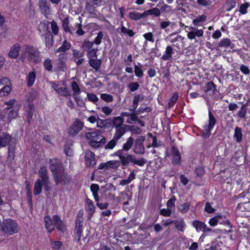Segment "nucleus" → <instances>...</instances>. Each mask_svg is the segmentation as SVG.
<instances>
[{
    "instance_id": "obj_12",
    "label": "nucleus",
    "mask_w": 250,
    "mask_h": 250,
    "mask_svg": "<svg viewBox=\"0 0 250 250\" xmlns=\"http://www.w3.org/2000/svg\"><path fill=\"white\" fill-rule=\"evenodd\" d=\"M9 80L7 78L0 79V96L8 95L10 91V87L7 85Z\"/></svg>"
},
{
    "instance_id": "obj_44",
    "label": "nucleus",
    "mask_w": 250,
    "mask_h": 250,
    "mask_svg": "<svg viewBox=\"0 0 250 250\" xmlns=\"http://www.w3.org/2000/svg\"><path fill=\"white\" fill-rule=\"evenodd\" d=\"M78 19L80 22H77L75 24V28H77L76 33L79 36H83L85 32L82 29V18L79 17Z\"/></svg>"
},
{
    "instance_id": "obj_14",
    "label": "nucleus",
    "mask_w": 250,
    "mask_h": 250,
    "mask_svg": "<svg viewBox=\"0 0 250 250\" xmlns=\"http://www.w3.org/2000/svg\"><path fill=\"white\" fill-rule=\"evenodd\" d=\"M55 182L56 185L62 184L65 185L69 183L70 177L66 173L64 172V171L62 172L61 174H59L54 177Z\"/></svg>"
},
{
    "instance_id": "obj_47",
    "label": "nucleus",
    "mask_w": 250,
    "mask_h": 250,
    "mask_svg": "<svg viewBox=\"0 0 250 250\" xmlns=\"http://www.w3.org/2000/svg\"><path fill=\"white\" fill-rule=\"evenodd\" d=\"M190 206L191 204L189 202H186L180 205L178 208L182 213H185L188 211Z\"/></svg>"
},
{
    "instance_id": "obj_3",
    "label": "nucleus",
    "mask_w": 250,
    "mask_h": 250,
    "mask_svg": "<svg viewBox=\"0 0 250 250\" xmlns=\"http://www.w3.org/2000/svg\"><path fill=\"white\" fill-rule=\"evenodd\" d=\"M114 155L119 157L120 165L121 164L123 166H128L130 163H133L134 155L123 152V150H117L114 153Z\"/></svg>"
},
{
    "instance_id": "obj_7",
    "label": "nucleus",
    "mask_w": 250,
    "mask_h": 250,
    "mask_svg": "<svg viewBox=\"0 0 250 250\" xmlns=\"http://www.w3.org/2000/svg\"><path fill=\"white\" fill-rule=\"evenodd\" d=\"M185 28H187L186 30L187 33V37L190 40L195 39L196 37H202L203 36L204 31L202 29H199L197 27L191 26H186Z\"/></svg>"
},
{
    "instance_id": "obj_2",
    "label": "nucleus",
    "mask_w": 250,
    "mask_h": 250,
    "mask_svg": "<svg viewBox=\"0 0 250 250\" xmlns=\"http://www.w3.org/2000/svg\"><path fill=\"white\" fill-rule=\"evenodd\" d=\"M85 136L89 141V145L93 147L99 148L105 143V138L98 130L86 132Z\"/></svg>"
},
{
    "instance_id": "obj_59",
    "label": "nucleus",
    "mask_w": 250,
    "mask_h": 250,
    "mask_svg": "<svg viewBox=\"0 0 250 250\" xmlns=\"http://www.w3.org/2000/svg\"><path fill=\"white\" fill-rule=\"evenodd\" d=\"M121 31L124 34L128 35L129 37H133L134 35V32L133 30L127 29L123 25L121 27Z\"/></svg>"
},
{
    "instance_id": "obj_10",
    "label": "nucleus",
    "mask_w": 250,
    "mask_h": 250,
    "mask_svg": "<svg viewBox=\"0 0 250 250\" xmlns=\"http://www.w3.org/2000/svg\"><path fill=\"white\" fill-rule=\"evenodd\" d=\"M84 160L85 166L88 167H93L96 164L95 154L90 150L85 152Z\"/></svg>"
},
{
    "instance_id": "obj_13",
    "label": "nucleus",
    "mask_w": 250,
    "mask_h": 250,
    "mask_svg": "<svg viewBox=\"0 0 250 250\" xmlns=\"http://www.w3.org/2000/svg\"><path fill=\"white\" fill-rule=\"evenodd\" d=\"M208 223L211 227L216 226L218 223L230 226V221L228 219L224 221L223 216L219 215L210 218L208 221Z\"/></svg>"
},
{
    "instance_id": "obj_29",
    "label": "nucleus",
    "mask_w": 250,
    "mask_h": 250,
    "mask_svg": "<svg viewBox=\"0 0 250 250\" xmlns=\"http://www.w3.org/2000/svg\"><path fill=\"white\" fill-rule=\"evenodd\" d=\"M161 14V10L157 7L152 8L150 9L145 10L144 11V15L145 18H146L148 16H154L155 17H159Z\"/></svg>"
},
{
    "instance_id": "obj_20",
    "label": "nucleus",
    "mask_w": 250,
    "mask_h": 250,
    "mask_svg": "<svg viewBox=\"0 0 250 250\" xmlns=\"http://www.w3.org/2000/svg\"><path fill=\"white\" fill-rule=\"evenodd\" d=\"M53 220L54 226L59 230L61 232H64L66 230V226L58 215H54Z\"/></svg>"
},
{
    "instance_id": "obj_39",
    "label": "nucleus",
    "mask_w": 250,
    "mask_h": 250,
    "mask_svg": "<svg viewBox=\"0 0 250 250\" xmlns=\"http://www.w3.org/2000/svg\"><path fill=\"white\" fill-rule=\"evenodd\" d=\"M71 88L72 90L73 91V93L72 94L73 97L74 99H76V97L78 96L81 93V90L78 85L77 82L73 81L71 83Z\"/></svg>"
},
{
    "instance_id": "obj_40",
    "label": "nucleus",
    "mask_w": 250,
    "mask_h": 250,
    "mask_svg": "<svg viewBox=\"0 0 250 250\" xmlns=\"http://www.w3.org/2000/svg\"><path fill=\"white\" fill-rule=\"evenodd\" d=\"M216 119L214 116L211 113L210 110L208 111V124L206 125L208 126V128H213L214 125L216 124Z\"/></svg>"
},
{
    "instance_id": "obj_57",
    "label": "nucleus",
    "mask_w": 250,
    "mask_h": 250,
    "mask_svg": "<svg viewBox=\"0 0 250 250\" xmlns=\"http://www.w3.org/2000/svg\"><path fill=\"white\" fill-rule=\"evenodd\" d=\"M227 11H230L231 9L234 8L236 5L235 0H226Z\"/></svg>"
},
{
    "instance_id": "obj_33",
    "label": "nucleus",
    "mask_w": 250,
    "mask_h": 250,
    "mask_svg": "<svg viewBox=\"0 0 250 250\" xmlns=\"http://www.w3.org/2000/svg\"><path fill=\"white\" fill-rule=\"evenodd\" d=\"M128 17L133 21H138L141 19L145 18L144 12L142 13L135 11L130 12L128 14Z\"/></svg>"
},
{
    "instance_id": "obj_42",
    "label": "nucleus",
    "mask_w": 250,
    "mask_h": 250,
    "mask_svg": "<svg viewBox=\"0 0 250 250\" xmlns=\"http://www.w3.org/2000/svg\"><path fill=\"white\" fill-rule=\"evenodd\" d=\"M71 44L65 40L61 47L56 50V53L65 52L70 48Z\"/></svg>"
},
{
    "instance_id": "obj_8",
    "label": "nucleus",
    "mask_w": 250,
    "mask_h": 250,
    "mask_svg": "<svg viewBox=\"0 0 250 250\" xmlns=\"http://www.w3.org/2000/svg\"><path fill=\"white\" fill-rule=\"evenodd\" d=\"M83 228V218L80 216L79 218L76 220L75 227L74 230V238L77 242H79L81 240Z\"/></svg>"
},
{
    "instance_id": "obj_50",
    "label": "nucleus",
    "mask_w": 250,
    "mask_h": 250,
    "mask_svg": "<svg viewBox=\"0 0 250 250\" xmlns=\"http://www.w3.org/2000/svg\"><path fill=\"white\" fill-rule=\"evenodd\" d=\"M97 51L98 49L92 48L91 49H89V50H87V56L89 60L91 59L97 58Z\"/></svg>"
},
{
    "instance_id": "obj_1",
    "label": "nucleus",
    "mask_w": 250,
    "mask_h": 250,
    "mask_svg": "<svg viewBox=\"0 0 250 250\" xmlns=\"http://www.w3.org/2000/svg\"><path fill=\"white\" fill-rule=\"evenodd\" d=\"M21 58L22 62L27 61L34 64L39 63L42 60V56L39 49L33 45L27 44L22 46Z\"/></svg>"
},
{
    "instance_id": "obj_53",
    "label": "nucleus",
    "mask_w": 250,
    "mask_h": 250,
    "mask_svg": "<svg viewBox=\"0 0 250 250\" xmlns=\"http://www.w3.org/2000/svg\"><path fill=\"white\" fill-rule=\"evenodd\" d=\"M94 42H90L88 40H84L83 44H82V48L85 50L87 49V50H89V49H91L92 46L93 45Z\"/></svg>"
},
{
    "instance_id": "obj_63",
    "label": "nucleus",
    "mask_w": 250,
    "mask_h": 250,
    "mask_svg": "<svg viewBox=\"0 0 250 250\" xmlns=\"http://www.w3.org/2000/svg\"><path fill=\"white\" fill-rule=\"evenodd\" d=\"M197 3L201 6L208 7L212 4L211 0H197Z\"/></svg>"
},
{
    "instance_id": "obj_62",
    "label": "nucleus",
    "mask_w": 250,
    "mask_h": 250,
    "mask_svg": "<svg viewBox=\"0 0 250 250\" xmlns=\"http://www.w3.org/2000/svg\"><path fill=\"white\" fill-rule=\"evenodd\" d=\"M87 97L90 102H92L94 104L97 103L99 100L98 97L95 94L93 93H87Z\"/></svg>"
},
{
    "instance_id": "obj_45",
    "label": "nucleus",
    "mask_w": 250,
    "mask_h": 250,
    "mask_svg": "<svg viewBox=\"0 0 250 250\" xmlns=\"http://www.w3.org/2000/svg\"><path fill=\"white\" fill-rule=\"evenodd\" d=\"M57 93L60 96L64 97H71V94L69 90V89L67 87L63 88L60 87Z\"/></svg>"
},
{
    "instance_id": "obj_52",
    "label": "nucleus",
    "mask_w": 250,
    "mask_h": 250,
    "mask_svg": "<svg viewBox=\"0 0 250 250\" xmlns=\"http://www.w3.org/2000/svg\"><path fill=\"white\" fill-rule=\"evenodd\" d=\"M250 4L248 2H245L240 5L239 8V12L242 14L244 15L247 14L248 8L250 7Z\"/></svg>"
},
{
    "instance_id": "obj_28",
    "label": "nucleus",
    "mask_w": 250,
    "mask_h": 250,
    "mask_svg": "<svg viewBox=\"0 0 250 250\" xmlns=\"http://www.w3.org/2000/svg\"><path fill=\"white\" fill-rule=\"evenodd\" d=\"M126 127L123 126L115 128V132L113 136L115 140H119L126 132Z\"/></svg>"
},
{
    "instance_id": "obj_27",
    "label": "nucleus",
    "mask_w": 250,
    "mask_h": 250,
    "mask_svg": "<svg viewBox=\"0 0 250 250\" xmlns=\"http://www.w3.org/2000/svg\"><path fill=\"white\" fill-rule=\"evenodd\" d=\"M206 20L207 16L203 14L196 17L192 21V24L196 26H202Z\"/></svg>"
},
{
    "instance_id": "obj_64",
    "label": "nucleus",
    "mask_w": 250,
    "mask_h": 250,
    "mask_svg": "<svg viewBox=\"0 0 250 250\" xmlns=\"http://www.w3.org/2000/svg\"><path fill=\"white\" fill-rule=\"evenodd\" d=\"M103 38V33L102 31H100L98 33L97 37L94 40V43H95L97 45H99L101 42L102 39Z\"/></svg>"
},
{
    "instance_id": "obj_24",
    "label": "nucleus",
    "mask_w": 250,
    "mask_h": 250,
    "mask_svg": "<svg viewBox=\"0 0 250 250\" xmlns=\"http://www.w3.org/2000/svg\"><path fill=\"white\" fill-rule=\"evenodd\" d=\"M218 46L226 49H232L234 47V44L231 42L229 38H223L221 39L219 42Z\"/></svg>"
},
{
    "instance_id": "obj_25",
    "label": "nucleus",
    "mask_w": 250,
    "mask_h": 250,
    "mask_svg": "<svg viewBox=\"0 0 250 250\" xmlns=\"http://www.w3.org/2000/svg\"><path fill=\"white\" fill-rule=\"evenodd\" d=\"M44 222L48 232L49 233L51 232L54 229V224L53 219H52L49 215H46L44 217Z\"/></svg>"
},
{
    "instance_id": "obj_32",
    "label": "nucleus",
    "mask_w": 250,
    "mask_h": 250,
    "mask_svg": "<svg viewBox=\"0 0 250 250\" xmlns=\"http://www.w3.org/2000/svg\"><path fill=\"white\" fill-rule=\"evenodd\" d=\"M134 143V140L132 137L127 138L125 143L123 145V148L118 150H123V152L128 151L132 147Z\"/></svg>"
},
{
    "instance_id": "obj_41",
    "label": "nucleus",
    "mask_w": 250,
    "mask_h": 250,
    "mask_svg": "<svg viewBox=\"0 0 250 250\" xmlns=\"http://www.w3.org/2000/svg\"><path fill=\"white\" fill-rule=\"evenodd\" d=\"M242 129L240 127H236L234 130V137L236 139V142L239 143L242 140Z\"/></svg>"
},
{
    "instance_id": "obj_16",
    "label": "nucleus",
    "mask_w": 250,
    "mask_h": 250,
    "mask_svg": "<svg viewBox=\"0 0 250 250\" xmlns=\"http://www.w3.org/2000/svg\"><path fill=\"white\" fill-rule=\"evenodd\" d=\"M12 140L11 136L9 134L6 132L0 134V148L11 145L10 143L12 142Z\"/></svg>"
},
{
    "instance_id": "obj_18",
    "label": "nucleus",
    "mask_w": 250,
    "mask_h": 250,
    "mask_svg": "<svg viewBox=\"0 0 250 250\" xmlns=\"http://www.w3.org/2000/svg\"><path fill=\"white\" fill-rule=\"evenodd\" d=\"M85 203L87 206L86 211L87 213V219L90 220L95 211V207L92 201L89 198L86 199Z\"/></svg>"
},
{
    "instance_id": "obj_56",
    "label": "nucleus",
    "mask_w": 250,
    "mask_h": 250,
    "mask_svg": "<svg viewBox=\"0 0 250 250\" xmlns=\"http://www.w3.org/2000/svg\"><path fill=\"white\" fill-rule=\"evenodd\" d=\"M43 64L45 70H47L48 71H50L52 70V61L50 59L47 58V59L45 60Z\"/></svg>"
},
{
    "instance_id": "obj_51",
    "label": "nucleus",
    "mask_w": 250,
    "mask_h": 250,
    "mask_svg": "<svg viewBox=\"0 0 250 250\" xmlns=\"http://www.w3.org/2000/svg\"><path fill=\"white\" fill-rule=\"evenodd\" d=\"M120 166V162L119 161L112 160L107 162L108 168H117Z\"/></svg>"
},
{
    "instance_id": "obj_37",
    "label": "nucleus",
    "mask_w": 250,
    "mask_h": 250,
    "mask_svg": "<svg viewBox=\"0 0 250 250\" xmlns=\"http://www.w3.org/2000/svg\"><path fill=\"white\" fill-rule=\"evenodd\" d=\"M174 225L175 228L180 230L181 231H184L186 227V224L183 219L181 218L179 220L174 221Z\"/></svg>"
},
{
    "instance_id": "obj_6",
    "label": "nucleus",
    "mask_w": 250,
    "mask_h": 250,
    "mask_svg": "<svg viewBox=\"0 0 250 250\" xmlns=\"http://www.w3.org/2000/svg\"><path fill=\"white\" fill-rule=\"evenodd\" d=\"M3 230L5 232L12 235L18 232L19 229L17 223L15 221L9 220L5 221L4 223Z\"/></svg>"
},
{
    "instance_id": "obj_19",
    "label": "nucleus",
    "mask_w": 250,
    "mask_h": 250,
    "mask_svg": "<svg viewBox=\"0 0 250 250\" xmlns=\"http://www.w3.org/2000/svg\"><path fill=\"white\" fill-rule=\"evenodd\" d=\"M173 53L174 48L171 45H167L161 59L164 61H171L172 59V55Z\"/></svg>"
},
{
    "instance_id": "obj_5",
    "label": "nucleus",
    "mask_w": 250,
    "mask_h": 250,
    "mask_svg": "<svg viewBox=\"0 0 250 250\" xmlns=\"http://www.w3.org/2000/svg\"><path fill=\"white\" fill-rule=\"evenodd\" d=\"M50 169L53 174L54 177L64 171L62 163L60 160L57 159L50 160Z\"/></svg>"
},
{
    "instance_id": "obj_9",
    "label": "nucleus",
    "mask_w": 250,
    "mask_h": 250,
    "mask_svg": "<svg viewBox=\"0 0 250 250\" xmlns=\"http://www.w3.org/2000/svg\"><path fill=\"white\" fill-rule=\"evenodd\" d=\"M83 124L79 120H76L69 127L68 134L69 136H76L83 128Z\"/></svg>"
},
{
    "instance_id": "obj_58",
    "label": "nucleus",
    "mask_w": 250,
    "mask_h": 250,
    "mask_svg": "<svg viewBox=\"0 0 250 250\" xmlns=\"http://www.w3.org/2000/svg\"><path fill=\"white\" fill-rule=\"evenodd\" d=\"M101 98L106 102H111L113 100V96L110 94L102 93L100 96Z\"/></svg>"
},
{
    "instance_id": "obj_22",
    "label": "nucleus",
    "mask_w": 250,
    "mask_h": 250,
    "mask_svg": "<svg viewBox=\"0 0 250 250\" xmlns=\"http://www.w3.org/2000/svg\"><path fill=\"white\" fill-rule=\"evenodd\" d=\"M21 49V46L19 43H15L11 47L8 53V56L11 58L16 59L19 55Z\"/></svg>"
},
{
    "instance_id": "obj_34",
    "label": "nucleus",
    "mask_w": 250,
    "mask_h": 250,
    "mask_svg": "<svg viewBox=\"0 0 250 250\" xmlns=\"http://www.w3.org/2000/svg\"><path fill=\"white\" fill-rule=\"evenodd\" d=\"M42 183L40 179H38L35 182L34 188V194L35 195L40 194L42 188Z\"/></svg>"
},
{
    "instance_id": "obj_43",
    "label": "nucleus",
    "mask_w": 250,
    "mask_h": 250,
    "mask_svg": "<svg viewBox=\"0 0 250 250\" xmlns=\"http://www.w3.org/2000/svg\"><path fill=\"white\" fill-rule=\"evenodd\" d=\"M134 73L136 77L138 78H142L144 76V72L142 70L143 65L140 63L137 65L134 63Z\"/></svg>"
},
{
    "instance_id": "obj_48",
    "label": "nucleus",
    "mask_w": 250,
    "mask_h": 250,
    "mask_svg": "<svg viewBox=\"0 0 250 250\" xmlns=\"http://www.w3.org/2000/svg\"><path fill=\"white\" fill-rule=\"evenodd\" d=\"M48 23H50V22H48V23L46 24L44 23V26H45L46 27H47ZM50 23L51 26V29L52 30V33L54 35H57L58 34L59 27L57 25V22L53 21L52 22H50Z\"/></svg>"
},
{
    "instance_id": "obj_55",
    "label": "nucleus",
    "mask_w": 250,
    "mask_h": 250,
    "mask_svg": "<svg viewBox=\"0 0 250 250\" xmlns=\"http://www.w3.org/2000/svg\"><path fill=\"white\" fill-rule=\"evenodd\" d=\"M146 163V160L145 158H142L140 159H136V157L134 155L133 163V164L138 165L140 167H143Z\"/></svg>"
},
{
    "instance_id": "obj_26",
    "label": "nucleus",
    "mask_w": 250,
    "mask_h": 250,
    "mask_svg": "<svg viewBox=\"0 0 250 250\" xmlns=\"http://www.w3.org/2000/svg\"><path fill=\"white\" fill-rule=\"evenodd\" d=\"M88 63L96 71H98L101 66L102 60L97 58L91 59L88 60Z\"/></svg>"
},
{
    "instance_id": "obj_23",
    "label": "nucleus",
    "mask_w": 250,
    "mask_h": 250,
    "mask_svg": "<svg viewBox=\"0 0 250 250\" xmlns=\"http://www.w3.org/2000/svg\"><path fill=\"white\" fill-rule=\"evenodd\" d=\"M36 79V74L35 70L29 72L26 77L27 85L28 87H31L33 85Z\"/></svg>"
},
{
    "instance_id": "obj_30",
    "label": "nucleus",
    "mask_w": 250,
    "mask_h": 250,
    "mask_svg": "<svg viewBox=\"0 0 250 250\" xmlns=\"http://www.w3.org/2000/svg\"><path fill=\"white\" fill-rule=\"evenodd\" d=\"M124 119L121 116L115 117L113 119V126L116 128L122 127L123 126H127L124 125Z\"/></svg>"
},
{
    "instance_id": "obj_36",
    "label": "nucleus",
    "mask_w": 250,
    "mask_h": 250,
    "mask_svg": "<svg viewBox=\"0 0 250 250\" xmlns=\"http://www.w3.org/2000/svg\"><path fill=\"white\" fill-rule=\"evenodd\" d=\"M45 42L46 47L50 48L53 43V37L50 32L47 30L45 34Z\"/></svg>"
},
{
    "instance_id": "obj_4",
    "label": "nucleus",
    "mask_w": 250,
    "mask_h": 250,
    "mask_svg": "<svg viewBox=\"0 0 250 250\" xmlns=\"http://www.w3.org/2000/svg\"><path fill=\"white\" fill-rule=\"evenodd\" d=\"M146 140L144 136H139L134 141L133 148V152L137 154H144L145 152V147L144 143Z\"/></svg>"
},
{
    "instance_id": "obj_61",
    "label": "nucleus",
    "mask_w": 250,
    "mask_h": 250,
    "mask_svg": "<svg viewBox=\"0 0 250 250\" xmlns=\"http://www.w3.org/2000/svg\"><path fill=\"white\" fill-rule=\"evenodd\" d=\"M247 113V108L245 105H242L240 110L238 111L237 115L240 118H245Z\"/></svg>"
},
{
    "instance_id": "obj_46",
    "label": "nucleus",
    "mask_w": 250,
    "mask_h": 250,
    "mask_svg": "<svg viewBox=\"0 0 250 250\" xmlns=\"http://www.w3.org/2000/svg\"><path fill=\"white\" fill-rule=\"evenodd\" d=\"M176 198L174 196H173L171 197L170 199H169L167 203V208L169 209V210L174 211L175 209V201H176Z\"/></svg>"
},
{
    "instance_id": "obj_31",
    "label": "nucleus",
    "mask_w": 250,
    "mask_h": 250,
    "mask_svg": "<svg viewBox=\"0 0 250 250\" xmlns=\"http://www.w3.org/2000/svg\"><path fill=\"white\" fill-rule=\"evenodd\" d=\"M39 174L42 182H46V180H49V176L46 167H41L39 170Z\"/></svg>"
},
{
    "instance_id": "obj_15",
    "label": "nucleus",
    "mask_w": 250,
    "mask_h": 250,
    "mask_svg": "<svg viewBox=\"0 0 250 250\" xmlns=\"http://www.w3.org/2000/svg\"><path fill=\"white\" fill-rule=\"evenodd\" d=\"M39 6L42 13L48 18L50 15V4L47 2V0H39Z\"/></svg>"
},
{
    "instance_id": "obj_17",
    "label": "nucleus",
    "mask_w": 250,
    "mask_h": 250,
    "mask_svg": "<svg viewBox=\"0 0 250 250\" xmlns=\"http://www.w3.org/2000/svg\"><path fill=\"white\" fill-rule=\"evenodd\" d=\"M172 156V163L176 165L181 162V154L178 149L174 146H172L171 148V154Z\"/></svg>"
},
{
    "instance_id": "obj_54",
    "label": "nucleus",
    "mask_w": 250,
    "mask_h": 250,
    "mask_svg": "<svg viewBox=\"0 0 250 250\" xmlns=\"http://www.w3.org/2000/svg\"><path fill=\"white\" fill-rule=\"evenodd\" d=\"M86 9L89 13L92 14L96 11V7L89 0L86 2Z\"/></svg>"
},
{
    "instance_id": "obj_60",
    "label": "nucleus",
    "mask_w": 250,
    "mask_h": 250,
    "mask_svg": "<svg viewBox=\"0 0 250 250\" xmlns=\"http://www.w3.org/2000/svg\"><path fill=\"white\" fill-rule=\"evenodd\" d=\"M117 141L118 140H115L114 138L113 137V139L110 140L105 146V148L106 149H113L116 146Z\"/></svg>"
},
{
    "instance_id": "obj_35",
    "label": "nucleus",
    "mask_w": 250,
    "mask_h": 250,
    "mask_svg": "<svg viewBox=\"0 0 250 250\" xmlns=\"http://www.w3.org/2000/svg\"><path fill=\"white\" fill-rule=\"evenodd\" d=\"M62 27L65 32L69 33L71 34H73L75 29L73 28H70L69 26V19L68 18H65L62 21Z\"/></svg>"
},
{
    "instance_id": "obj_49",
    "label": "nucleus",
    "mask_w": 250,
    "mask_h": 250,
    "mask_svg": "<svg viewBox=\"0 0 250 250\" xmlns=\"http://www.w3.org/2000/svg\"><path fill=\"white\" fill-rule=\"evenodd\" d=\"M178 97L179 96L177 92H175L173 94L172 97L169 99L168 102V105L169 108H171L175 104L178 99Z\"/></svg>"
},
{
    "instance_id": "obj_11",
    "label": "nucleus",
    "mask_w": 250,
    "mask_h": 250,
    "mask_svg": "<svg viewBox=\"0 0 250 250\" xmlns=\"http://www.w3.org/2000/svg\"><path fill=\"white\" fill-rule=\"evenodd\" d=\"M192 225L197 231H201L204 232L215 231L211 229L208 228L205 223L197 220H194L192 222Z\"/></svg>"
},
{
    "instance_id": "obj_21",
    "label": "nucleus",
    "mask_w": 250,
    "mask_h": 250,
    "mask_svg": "<svg viewBox=\"0 0 250 250\" xmlns=\"http://www.w3.org/2000/svg\"><path fill=\"white\" fill-rule=\"evenodd\" d=\"M204 91L207 95L213 97L217 92L216 86L213 82H208L206 84Z\"/></svg>"
},
{
    "instance_id": "obj_38",
    "label": "nucleus",
    "mask_w": 250,
    "mask_h": 250,
    "mask_svg": "<svg viewBox=\"0 0 250 250\" xmlns=\"http://www.w3.org/2000/svg\"><path fill=\"white\" fill-rule=\"evenodd\" d=\"M34 110V106L31 104H28L25 107V111H27V121L29 123L32 118L33 113Z\"/></svg>"
}]
</instances>
